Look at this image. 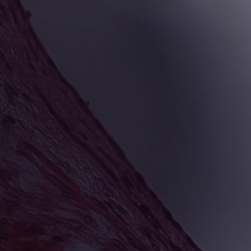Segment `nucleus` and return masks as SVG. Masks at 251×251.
<instances>
[{"label":"nucleus","mask_w":251,"mask_h":251,"mask_svg":"<svg viewBox=\"0 0 251 251\" xmlns=\"http://www.w3.org/2000/svg\"><path fill=\"white\" fill-rule=\"evenodd\" d=\"M114 241L117 243V244H118V245L120 246H122L123 248H124L123 245L122 244V243L121 242H120L119 240H117V239H114Z\"/></svg>","instance_id":"nucleus-1"},{"label":"nucleus","mask_w":251,"mask_h":251,"mask_svg":"<svg viewBox=\"0 0 251 251\" xmlns=\"http://www.w3.org/2000/svg\"><path fill=\"white\" fill-rule=\"evenodd\" d=\"M100 217L106 220V221H109V220L102 214H100Z\"/></svg>","instance_id":"nucleus-2"},{"label":"nucleus","mask_w":251,"mask_h":251,"mask_svg":"<svg viewBox=\"0 0 251 251\" xmlns=\"http://www.w3.org/2000/svg\"><path fill=\"white\" fill-rule=\"evenodd\" d=\"M93 212H94V213H95V214H98V213L97 212H96V211H95V210H93Z\"/></svg>","instance_id":"nucleus-5"},{"label":"nucleus","mask_w":251,"mask_h":251,"mask_svg":"<svg viewBox=\"0 0 251 251\" xmlns=\"http://www.w3.org/2000/svg\"><path fill=\"white\" fill-rule=\"evenodd\" d=\"M100 182L101 183V185L103 186H104L105 187H106V185L105 184H104V182L101 180V179H100Z\"/></svg>","instance_id":"nucleus-3"},{"label":"nucleus","mask_w":251,"mask_h":251,"mask_svg":"<svg viewBox=\"0 0 251 251\" xmlns=\"http://www.w3.org/2000/svg\"><path fill=\"white\" fill-rule=\"evenodd\" d=\"M147 238L149 240V241H151V238L150 237V236L149 235H148L147 236Z\"/></svg>","instance_id":"nucleus-4"},{"label":"nucleus","mask_w":251,"mask_h":251,"mask_svg":"<svg viewBox=\"0 0 251 251\" xmlns=\"http://www.w3.org/2000/svg\"><path fill=\"white\" fill-rule=\"evenodd\" d=\"M24 187H25V188H26V189H27V186H26V185H24Z\"/></svg>","instance_id":"nucleus-6"},{"label":"nucleus","mask_w":251,"mask_h":251,"mask_svg":"<svg viewBox=\"0 0 251 251\" xmlns=\"http://www.w3.org/2000/svg\"><path fill=\"white\" fill-rule=\"evenodd\" d=\"M139 230H140V231H141V234H143V232L142 231V230H141V229H139Z\"/></svg>","instance_id":"nucleus-7"},{"label":"nucleus","mask_w":251,"mask_h":251,"mask_svg":"<svg viewBox=\"0 0 251 251\" xmlns=\"http://www.w3.org/2000/svg\"><path fill=\"white\" fill-rule=\"evenodd\" d=\"M153 247H156V248H157L156 246V245H153Z\"/></svg>","instance_id":"nucleus-8"}]
</instances>
